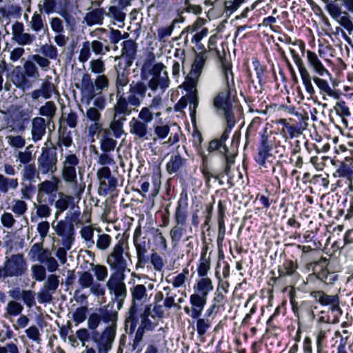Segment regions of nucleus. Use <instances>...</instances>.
<instances>
[{
    "instance_id": "9b49d317",
    "label": "nucleus",
    "mask_w": 353,
    "mask_h": 353,
    "mask_svg": "<svg viewBox=\"0 0 353 353\" xmlns=\"http://www.w3.org/2000/svg\"><path fill=\"white\" fill-rule=\"evenodd\" d=\"M138 44L132 39L125 40L121 43V55L114 58L118 67L130 68L137 58Z\"/></svg>"
},
{
    "instance_id": "393cba45",
    "label": "nucleus",
    "mask_w": 353,
    "mask_h": 353,
    "mask_svg": "<svg viewBox=\"0 0 353 353\" xmlns=\"http://www.w3.org/2000/svg\"><path fill=\"white\" fill-rule=\"evenodd\" d=\"M11 79L14 85L22 90L30 88L32 86L30 81L27 78L22 67H15L11 73Z\"/></svg>"
},
{
    "instance_id": "680f3d73",
    "label": "nucleus",
    "mask_w": 353,
    "mask_h": 353,
    "mask_svg": "<svg viewBox=\"0 0 353 353\" xmlns=\"http://www.w3.org/2000/svg\"><path fill=\"white\" fill-rule=\"evenodd\" d=\"M79 274L78 283L81 289L90 288L94 281L92 274L89 271H84Z\"/></svg>"
},
{
    "instance_id": "864d4df0",
    "label": "nucleus",
    "mask_w": 353,
    "mask_h": 353,
    "mask_svg": "<svg viewBox=\"0 0 353 353\" xmlns=\"http://www.w3.org/2000/svg\"><path fill=\"white\" fill-rule=\"evenodd\" d=\"M119 116L120 115L116 116L114 114V119L111 122L110 128H108L111 130L113 137L116 139L120 138L124 133V130H123V122L125 120V116L123 115V118H119V119L116 120V118Z\"/></svg>"
},
{
    "instance_id": "9d476101",
    "label": "nucleus",
    "mask_w": 353,
    "mask_h": 353,
    "mask_svg": "<svg viewBox=\"0 0 353 353\" xmlns=\"http://www.w3.org/2000/svg\"><path fill=\"white\" fill-rule=\"evenodd\" d=\"M207 59L208 52L206 50H203L195 54L190 71L186 78L185 83L187 90H192L196 88L199 79L203 72Z\"/></svg>"
},
{
    "instance_id": "ea45409f",
    "label": "nucleus",
    "mask_w": 353,
    "mask_h": 353,
    "mask_svg": "<svg viewBox=\"0 0 353 353\" xmlns=\"http://www.w3.org/2000/svg\"><path fill=\"white\" fill-rule=\"evenodd\" d=\"M58 134L59 139L57 145L59 148H61L62 146H65L66 148L71 146L73 143L72 137L71 135V132L68 130L66 126L62 125L61 124L58 129ZM62 150H61V151Z\"/></svg>"
},
{
    "instance_id": "20e7f679",
    "label": "nucleus",
    "mask_w": 353,
    "mask_h": 353,
    "mask_svg": "<svg viewBox=\"0 0 353 353\" xmlns=\"http://www.w3.org/2000/svg\"><path fill=\"white\" fill-rule=\"evenodd\" d=\"M257 144V152L254 157V161L260 168L268 167V159L272 157V150L276 147V137L271 130L267 128H263L259 133Z\"/></svg>"
},
{
    "instance_id": "2eb2a0df",
    "label": "nucleus",
    "mask_w": 353,
    "mask_h": 353,
    "mask_svg": "<svg viewBox=\"0 0 353 353\" xmlns=\"http://www.w3.org/2000/svg\"><path fill=\"white\" fill-rule=\"evenodd\" d=\"M4 265V270L7 276H21L27 271V263L21 254H12L10 257H6Z\"/></svg>"
},
{
    "instance_id": "1a4fd4ad",
    "label": "nucleus",
    "mask_w": 353,
    "mask_h": 353,
    "mask_svg": "<svg viewBox=\"0 0 353 353\" xmlns=\"http://www.w3.org/2000/svg\"><path fill=\"white\" fill-rule=\"evenodd\" d=\"M55 234L60 238L55 241L58 244L73 245L75 241L76 231L74 225L68 217L58 221L56 224L52 225Z\"/></svg>"
},
{
    "instance_id": "a878e982",
    "label": "nucleus",
    "mask_w": 353,
    "mask_h": 353,
    "mask_svg": "<svg viewBox=\"0 0 353 353\" xmlns=\"http://www.w3.org/2000/svg\"><path fill=\"white\" fill-rule=\"evenodd\" d=\"M114 137L110 130L103 129L99 137L100 149L103 152H111L114 150L117 141Z\"/></svg>"
},
{
    "instance_id": "f3484780",
    "label": "nucleus",
    "mask_w": 353,
    "mask_h": 353,
    "mask_svg": "<svg viewBox=\"0 0 353 353\" xmlns=\"http://www.w3.org/2000/svg\"><path fill=\"white\" fill-rule=\"evenodd\" d=\"M141 229L137 228L133 236L137 258V268H143L149 261V256L147 255V253L150 249V244L146 243L145 238H141Z\"/></svg>"
},
{
    "instance_id": "cd10ccee",
    "label": "nucleus",
    "mask_w": 353,
    "mask_h": 353,
    "mask_svg": "<svg viewBox=\"0 0 353 353\" xmlns=\"http://www.w3.org/2000/svg\"><path fill=\"white\" fill-rule=\"evenodd\" d=\"M61 1L58 0H41L39 1L37 8L41 14L50 15L57 13L61 7Z\"/></svg>"
},
{
    "instance_id": "774afa93",
    "label": "nucleus",
    "mask_w": 353,
    "mask_h": 353,
    "mask_svg": "<svg viewBox=\"0 0 353 353\" xmlns=\"http://www.w3.org/2000/svg\"><path fill=\"white\" fill-rule=\"evenodd\" d=\"M90 70L94 74L98 75L103 74L105 71V65L104 61L101 59H92L90 61Z\"/></svg>"
},
{
    "instance_id": "5701e85b",
    "label": "nucleus",
    "mask_w": 353,
    "mask_h": 353,
    "mask_svg": "<svg viewBox=\"0 0 353 353\" xmlns=\"http://www.w3.org/2000/svg\"><path fill=\"white\" fill-rule=\"evenodd\" d=\"M48 124L46 119L41 117H36L32 120V139L34 143L42 139L46 134V128Z\"/></svg>"
},
{
    "instance_id": "f704fd0d",
    "label": "nucleus",
    "mask_w": 353,
    "mask_h": 353,
    "mask_svg": "<svg viewBox=\"0 0 353 353\" xmlns=\"http://www.w3.org/2000/svg\"><path fill=\"white\" fill-rule=\"evenodd\" d=\"M213 284L210 278L202 277L193 287L194 293L208 299L209 293L213 290Z\"/></svg>"
},
{
    "instance_id": "5fc2aeb1",
    "label": "nucleus",
    "mask_w": 353,
    "mask_h": 353,
    "mask_svg": "<svg viewBox=\"0 0 353 353\" xmlns=\"http://www.w3.org/2000/svg\"><path fill=\"white\" fill-rule=\"evenodd\" d=\"M316 276L319 280L327 285L333 284L338 279V275L334 272H330L324 268V263L321 265V270Z\"/></svg>"
},
{
    "instance_id": "13d9d810",
    "label": "nucleus",
    "mask_w": 353,
    "mask_h": 353,
    "mask_svg": "<svg viewBox=\"0 0 353 353\" xmlns=\"http://www.w3.org/2000/svg\"><path fill=\"white\" fill-rule=\"evenodd\" d=\"M23 181H34L36 176L39 177L38 169L37 170L34 164H28L23 167L21 172Z\"/></svg>"
},
{
    "instance_id": "39448f33",
    "label": "nucleus",
    "mask_w": 353,
    "mask_h": 353,
    "mask_svg": "<svg viewBox=\"0 0 353 353\" xmlns=\"http://www.w3.org/2000/svg\"><path fill=\"white\" fill-rule=\"evenodd\" d=\"M12 41L20 47L14 48L10 53V59L16 62L24 54V46H30L36 41V35L25 32V26L21 22L16 21L12 25Z\"/></svg>"
},
{
    "instance_id": "0eeeda50",
    "label": "nucleus",
    "mask_w": 353,
    "mask_h": 353,
    "mask_svg": "<svg viewBox=\"0 0 353 353\" xmlns=\"http://www.w3.org/2000/svg\"><path fill=\"white\" fill-rule=\"evenodd\" d=\"M57 147H43L37 158L38 174H54L57 171Z\"/></svg>"
},
{
    "instance_id": "4d7b16f0",
    "label": "nucleus",
    "mask_w": 353,
    "mask_h": 353,
    "mask_svg": "<svg viewBox=\"0 0 353 353\" xmlns=\"http://www.w3.org/2000/svg\"><path fill=\"white\" fill-rule=\"evenodd\" d=\"M334 109L336 113L342 118L343 122L347 125V121L346 118L350 117L351 112L346 102L343 100L337 101Z\"/></svg>"
},
{
    "instance_id": "bb28decb",
    "label": "nucleus",
    "mask_w": 353,
    "mask_h": 353,
    "mask_svg": "<svg viewBox=\"0 0 353 353\" xmlns=\"http://www.w3.org/2000/svg\"><path fill=\"white\" fill-rule=\"evenodd\" d=\"M221 63V73L225 83L224 89L235 91V85L234 81V74L232 70V65L226 61L222 60L220 57Z\"/></svg>"
},
{
    "instance_id": "c9c22d12",
    "label": "nucleus",
    "mask_w": 353,
    "mask_h": 353,
    "mask_svg": "<svg viewBox=\"0 0 353 353\" xmlns=\"http://www.w3.org/2000/svg\"><path fill=\"white\" fill-rule=\"evenodd\" d=\"M186 159L183 158L179 152L173 154L166 165V170L170 174L177 172L186 163Z\"/></svg>"
},
{
    "instance_id": "338daca9",
    "label": "nucleus",
    "mask_w": 353,
    "mask_h": 353,
    "mask_svg": "<svg viewBox=\"0 0 353 353\" xmlns=\"http://www.w3.org/2000/svg\"><path fill=\"white\" fill-rule=\"evenodd\" d=\"M28 210L27 203L21 199H16L13 201V205L11 207V210L17 216L23 215Z\"/></svg>"
},
{
    "instance_id": "4468645a",
    "label": "nucleus",
    "mask_w": 353,
    "mask_h": 353,
    "mask_svg": "<svg viewBox=\"0 0 353 353\" xmlns=\"http://www.w3.org/2000/svg\"><path fill=\"white\" fill-rule=\"evenodd\" d=\"M124 240L121 238L114 246L112 251L107 258V263L112 270L117 271L116 273H123L127 268V261L123 257Z\"/></svg>"
},
{
    "instance_id": "c03bdc74",
    "label": "nucleus",
    "mask_w": 353,
    "mask_h": 353,
    "mask_svg": "<svg viewBox=\"0 0 353 353\" xmlns=\"http://www.w3.org/2000/svg\"><path fill=\"white\" fill-rule=\"evenodd\" d=\"M188 90L190 91V93L188 95L190 115L192 121L194 122L196 119V108L199 105V97L196 88Z\"/></svg>"
},
{
    "instance_id": "f8f14e48",
    "label": "nucleus",
    "mask_w": 353,
    "mask_h": 353,
    "mask_svg": "<svg viewBox=\"0 0 353 353\" xmlns=\"http://www.w3.org/2000/svg\"><path fill=\"white\" fill-rule=\"evenodd\" d=\"M310 295L321 305L329 306V310L333 314V323L339 321L338 318L342 314V310L339 306V297L337 294L329 295L323 291L318 290L311 292Z\"/></svg>"
},
{
    "instance_id": "c756f323",
    "label": "nucleus",
    "mask_w": 353,
    "mask_h": 353,
    "mask_svg": "<svg viewBox=\"0 0 353 353\" xmlns=\"http://www.w3.org/2000/svg\"><path fill=\"white\" fill-rule=\"evenodd\" d=\"M207 300V298L195 293L190 295V303L192 307V319H198L201 316Z\"/></svg>"
},
{
    "instance_id": "aec40b11",
    "label": "nucleus",
    "mask_w": 353,
    "mask_h": 353,
    "mask_svg": "<svg viewBox=\"0 0 353 353\" xmlns=\"http://www.w3.org/2000/svg\"><path fill=\"white\" fill-rule=\"evenodd\" d=\"M115 68L117 70L115 80L116 98L117 101H118V99L125 94V88L130 84V68H121L118 67V64L115 66Z\"/></svg>"
},
{
    "instance_id": "3c124183",
    "label": "nucleus",
    "mask_w": 353,
    "mask_h": 353,
    "mask_svg": "<svg viewBox=\"0 0 353 353\" xmlns=\"http://www.w3.org/2000/svg\"><path fill=\"white\" fill-rule=\"evenodd\" d=\"M185 226L176 224L170 230V237L174 247L179 243L183 235L186 232Z\"/></svg>"
},
{
    "instance_id": "72a5a7b5",
    "label": "nucleus",
    "mask_w": 353,
    "mask_h": 353,
    "mask_svg": "<svg viewBox=\"0 0 353 353\" xmlns=\"http://www.w3.org/2000/svg\"><path fill=\"white\" fill-rule=\"evenodd\" d=\"M28 26L30 30L35 33H39L41 31L44 32L48 31V25L43 18L42 14L39 12H34L33 13Z\"/></svg>"
},
{
    "instance_id": "603ef678",
    "label": "nucleus",
    "mask_w": 353,
    "mask_h": 353,
    "mask_svg": "<svg viewBox=\"0 0 353 353\" xmlns=\"http://www.w3.org/2000/svg\"><path fill=\"white\" fill-rule=\"evenodd\" d=\"M94 98L97 95L102 93L103 90L108 89L109 86V79L105 74L97 75L94 81Z\"/></svg>"
},
{
    "instance_id": "4c0bfd02",
    "label": "nucleus",
    "mask_w": 353,
    "mask_h": 353,
    "mask_svg": "<svg viewBox=\"0 0 353 353\" xmlns=\"http://www.w3.org/2000/svg\"><path fill=\"white\" fill-rule=\"evenodd\" d=\"M208 247L203 248L201 257L199 259V264L197 268V274L200 277H208L207 274L210 270V259L207 257Z\"/></svg>"
},
{
    "instance_id": "6e6552de",
    "label": "nucleus",
    "mask_w": 353,
    "mask_h": 353,
    "mask_svg": "<svg viewBox=\"0 0 353 353\" xmlns=\"http://www.w3.org/2000/svg\"><path fill=\"white\" fill-rule=\"evenodd\" d=\"M116 334L114 325L106 326L101 332H92V341L96 345L98 353H108L112 349Z\"/></svg>"
},
{
    "instance_id": "a211bd4d",
    "label": "nucleus",
    "mask_w": 353,
    "mask_h": 353,
    "mask_svg": "<svg viewBox=\"0 0 353 353\" xmlns=\"http://www.w3.org/2000/svg\"><path fill=\"white\" fill-rule=\"evenodd\" d=\"M52 77L47 75L42 81L39 88L30 93L32 101H37L40 99L49 100L52 94L57 92V86L52 82Z\"/></svg>"
},
{
    "instance_id": "79ce46f5",
    "label": "nucleus",
    "mask_w": 353,
    "mask_h": 353,
    "mask_svg": "<svg viewBox=\"0 0 353 353\" xmlns=\"http://www.w3.org/2000/svg\"><path fill=\"white\" fill-rule=\"evenodd\" d=\"M312 80L316 85L317 88L319 89L321 94H326L327 95L334 97L336 99L339 98V95L335 92L334 90L331 88L328 82L325 79L320 78L317 76H314L312 77Z\"/></svg>"
},
{
    "instance_id": "ddd939ff",
    "label": "nucleus",
    "mask_w": 353,
    "mask_h": 353,
    "mask_svg": "<svg viewBox=\"0 0 353 353\" xmlns=\"http://www.w3.org/2000/svg\"><path fill=\"white\" fill-rule=\"evenodd\" d=\"M123 278L121 274L113 273L110 275L106 286L110 294H114V299L117 301L118 309L122 307L123 301L127 295L126 286L123 281Z\"/></svg>"
},
{
    "instance_id": "69168bd1",
    "label": "nucleus",
    "mask_w": 353,
    "mask_h": 353,
    "mask_svg": "<svg viewBox=\"0 0 353 353\" xmlns=\"http://www.w3.org/2000/svg\"><path fill=\"white\" fill-rule=\"evenodd\" d=\"M104 128H102V123L100 122H93L88 127V136L90 141L92 143L95 141L94 137L98 135L99 138L101 136L102 131Z\"/></svg>"
},
{
    "instance_id": "49530a36",
    "label": "nucleus",
    "mask_w": 353,
    "mask_h": 353,
    "mask_svg": "<svg viewBox=\"0 0 353 353\" xmlns=\"http://www.w3.org/2000/svg\"><path fill=\"white\" fill-rule=\"evenodd\" d=\"M23 306L19 302L12 300L10 301L6 307H5V313L3 316L6 319H9L11 316H17L23 312Z\"/></svg>"
},
{
    "instance_id": "58836bf2",
    "label": "nucleus",
    "mask_w": 353,
    "mask_h": 353,
    "mask_svg": "<svg viewBox=\"0 0 353 353\" xmlns=\"http://www.w3.org/2000/svg\"><path fill=\"white\" fill-rule=\"evenodd\" d=\"M321 327L316 336V353H328L326 347L327 334L330 332V329L327 327Z\"/></svg>"
},
{
    "instance_id": "6e6d98bb",
    "label": "nucleus",
    "mask_w": 353,
    "mask_h": 353,
    "mask_svg": "<svg viewBox=\"0 0 353 353\" xmlns=\"http://www.w3.org/2000/svg\"><path fill=\"white\" fill-rule=\"evenodd\" d=\"M129 34L128 33H124L122 34L120 30L114 29L112 28H110V32L108 34L110 43L114 46L112 48L114 50H117L118 49L117 46V43L122 39L127 38Z\"/></svg>"
},
{
    "instance_id": "f257e3e1",
    "label": "nucleus",
    "mask_w": 353,
    "mask_h": 353,
    "mask_svg": "<svg viewBox=\"0 0 353 353\" xmlns=\"http://www.w3.org/2000/svg\"><path fill=\"white\" fill-rule=\"evenodd\" d=\"M148 85L142 81H132L130 83L128 96L123 95L114 105L115 115L129 116L138 112L143 100L145 98Z\"/></svg>"
},
{
    "instance_id": "2f4dec72",
    "label": "nucleus",
    "mask_w": 353,
    "mask_h": 353,
    "mask_svg": "<svg viewBox=\"0 0 353 353\" xmlns=\"http://www.w3.org/2000/svg\"><path fill=\"white\" fill-rule=\"evenodd\" d=\"M73 195H68L63 192H59V199L55 201L54 206L57 209L56 216L66 210L70 206L74 205V196Z\"/></svg>"
},
{
    "instance_id": "4be33fe9",
    "label": "nucleus",
    "mask_w": 353,
    "mask_h": 353,
    "mask_svg": "<svg viewBox=\"0 0 353 353\" xmlns=\"http://www.w3.org/2000/svg\"><path fill=\"white\" fill-rule=\"evenodd\" d=\"M307 63L312 71L319 77H328L331 78V74L325 68L314 52L307 50L306 52Z\"/></svg>"
},
{
    "instance_id": "a19ab883",
    "label": "nucleus",
    "mask_w": 353,
    "mask_h": 353,
    "mask_svg": "<svg viewBox=\"0 0 353 353\" xmlns=\"http://www.w3.org/2000/svg\"><path fill=\"white\" fill-rule=\"evenodd\" d=\"M298 70L306 92L310 94L311 97H312L315 94V90L312 83V76L310 75L305 66L302 67Z\"/></svg>"
},
{
    "instance_id": "8fccbe9b",
    "label": "nucleus",
    "mask_w": 353,
    "mask_h": 353,
    "mask_svg": "<svg viewBox=\"0 0 353 353\" xmlns=\"http://www.w3.org/2000/svg\"><path fill=\"white\" fill-rule=\"evenodd\" d=\"M154 116L159 117L161 116V112H154L147 106L143 107L138 114V117H135L136 119H139L144 123L149 125L154 119Z\"/></svg>"
},
{
    "instance_id": "e433bc0d",
    "label": "nucleus",
    "mask_w": 353,
    "mask_h": 353,
    "mask_svg": "<svg viewBox=\"0 0 353 353\" xmlns=\"http://www.w3.org/2000/svg\"><path fill=\"white\" fill-rule=\"evenodd\" d=\"M94 85L91 75L85 72L81 81V91L83 94H85L88 98L92 99L94 98Z\"/></svg>"
},
{
    "instance_id": "7ed1b4c3",
    "label": "nucleus",
    "mask_w": 353,
    "mask_h": 353,
    "mask_svg": "<svg viewBox=\"0 0 353 353\" xmlns=\"http://www.w3.org/2000/svg\"><path fill=\"white\" fill-rule=\"evenodd\" d=\"M61 176L63 180L71 185L72 193L76 197H79L83 192V188L77 181V170L80 168V159L76 154L68 151L62 154Z\"/></svg>"
},
{
    "instance_id": "e2e57ef3",
    "label": "nucleus",
    "mask_w": 353,
    "mask_h": 353,
    "mask_svg": "<svg viewBox=\"0 0 353 353\" xmlns=\"http://www.w3.org/2000/svg\"><path fill=\"white\" fill-rule=\"evenodd\" d=\"M196 332L199 337L203 336L208 330L211 327L212 321L205 318L199 317L196 319Z\"/></svg>"
},
{
    "instance_id": "09e8293b",
    "label": "nucleus",
    "mask_w": 353,
    "mask_h": 353,
    "mask_svg": "<svg viewBox=\"0 0 353 353\" xmlns=\"http://www.w3.org/2000/svg\"><path fill=\"white\" fill-rule=\"evenodd\" d=\"M99 312L101 321L104 323H110V325H114L117 329V312L103 308H100Z\"/></svg>"
},
{
    "instance_id": "de8ad7c7",
    "label": "nucleus",
    "mask_w": 353,
    "mask_h": 353,
    "mask_svg": "<svg viewBox=\"0 0 353 353\" xmlns=\"http://www.w3.org/2000/svg\"><path fill=\"white\" fill-rule=\"evenodd\" d=\"M103 20V10L95 9L86 14L85 21L88 26L94 24H102Z\"/></svg>"
},
{
    "instance_id": "0e129e2a",
    "label": "nucleus",
    "mask_w": 353,
    "mask_h": 353,
    "mask_svg": "<svg viewBox=\"0 0 353 353\" xmlns=\"http://www.w3.org/2000/svg\"><path fill=\"white\" fill-rule=\"evenodd\" d=\"M208 151L209 153L218 151L219 153L226 156L228 152V148L225 143H221L217 139H215L209 143Z\"/></svg>"
},
{
    "instance_id": "bf43d9fd",
    "label": "nucleus",
    "mask_w": 353,
    "mask_h": 353,
    "mask_svg": "<svg viewBox=\"0 0 353 353\" xmlns=\"http://www.w3.org/2000/svg\"><path fill=\"white\" fill-rule=\"evenodd\" d=\"M107 15L109 17L114 19L117 22L121 23L118 25L119 28H121L124 26L125 14L121 10V8L114 6H110L108 9Z\"/></svg>"
},
{
    "instance_id": "052dcab7",
    "label": "nucleus",
    "mask_w": 353,
    "mask_h": 353,
    "mask_svg": "<svg viewBox=\"0 0 353 353\" xmlns=\"http://www.w3.org/2000/svg\"><path fill=\"white\" fill-rule=\"evenodd\" d=\"M23 69L27 78L29 79H38L40 76L39 69L33 61H26L23 63Z\"/></svg>"
},
{
    "instance_id": "b1692460",
    "label": "nucleus",
    "mask_w": 353,
    "mask_h": 353,
    "mask_svg": "<svg viewBox=\"0 0 353 353\" xmlns=\"http://www.w3.org/2000/svg\"><path fill=\"white\" fill-rule=\"evenodd\" d=\"M130 132L142 141L148 139V125L133 117L129 122Z\"/></svg>"
},
{
    "instance_id": "473e14b6",
    "label": "nucleus",
    "mask_w": 353,
    "mask_h": 353,
    "mask_svg": "<svg viewBox=\"0 0 353 353\" xmlns=\"http://www.w3.org/2000/svg\"><path fill=\"white\" fill-rule=\"evenodd\" d=\"M57 106L52 101H47L39 108V114L50 124L57 115Z\"/></svg>"
},
{
    "instance_id": "6ab92c4d",
    "label": "nucleus",
    "mask_w": 353,
    "mask_h": 353,
    "mask_svg": "<svg viewBox=\"0 0 353 353\" xmlns=\"http://www.w3.org/2000/svg\"><path fill=\"white\" fill-rule=\"evenodd\" d=\"M59 179L53 176L52 180H45L37 185V201L41 202V195H48L49 204L52 205L57 196V192L59 190Z\"/></svg>"
},
{
    "instance_id": "f03ea898",
    "label": "nucleus",
    "mask_w": 353,
    "mask_h": 353,
    "mask_svg": "<svg viewBox=\"0 0 353 353\" xmlns=\"http://www.w3.org/2000/svg\"><path fill=\"white\" fill-rule=\"evenodd\" d=\"M132 303L126 314L125 328L128 334H132L139 323V312L143 310L149 298L144 285L137 284L130 288Z\"/></svg>"
},
{
    "instance_id": "412c9836",
    "label": "nucleus",
    "mask_w": 353,
    "mask_h": 353,
    "mask_svg": "<svg viewBox=\"0 0 353 353\" xmlns=\"http://www.w3.org/2000/svg\"><path fill=\"white\" fill-rule=\"evenodd\" d=\"M233 90L223 89L213 99V107L216 113L232 108L231 94Z\"/></svg>"
},
{
    "instance_id": "7c9ffc66",
    "label": "nucleus",
    "mask_w": 353,
    "mask_h": 353,
    "mask_svg": "<svg viewBox=\"0 0 353 353\" xmlns=\"http://www.w3.org/2000/svg\"><path fill=\"white\" fill-rule=\"evenodd\" d=\"M152 305H145L142 312H139V320L141 319L139 326L142 327L146 332L154 330L158 323L152 322L149 316L151 315Z\"/></svg>"
},
{
    "instance_id": "423d86ee",
    "label": "nucleus",
    "mask_w": 353,
    "mask_h": 353,
    "mask_svg": "<svg viewBox=\"0 0 353 353\" xmlns=\"http://www.w3.org/2000/svg\"><path fill=\"white\" fill-rule=\"evenodd\" d=\"M165 66L162 63H157L152 65V63H145L142 67V72L148 71L149 74L152 76L148 81V87L153 91L157 90L159 87L162 90H165L169 86V79L168 72L165 70Z\"/></svg>"
},
{
    "instance_id": "c85d7f7f",
    "label": "nucleus",
    "mask_w": 353,
    "mask_h": 353,
    "mask_svg": "<svg viewBox=\"0 0 353 353\" xmlns=\"http://www.w3.org/2000/svg\"><path fill=\"white\" fill-rule=\"evenodd\" d=\"M92 52L96 56L101 57L110 52L112 47L108 40L102 36H99V39L93 40L90 42Z\"/></svg>"
},
{
    "instance_id": "a18cd8bd",
    "label": "nucleus",
    "mask_w": 353,
    "mask_h": 353,
    "mask_svg": "<svg viewBox=\"0 0 353 353\" xmlns=\"http://www.w3.org/2000/svg\"><path fill=\"white\" fill-rule=\"evenodd\" d=\"M298 269V264L296 261H294L292 260H285L281 268H279V276H294L296 274V270Z\"/></svg>"
},
{
    "instance_id": "dca6fc26",
    "label": "nucleus",
    "mask_w": 353,
    "mask_h": 353,
    "mask_svg": "<svg viewBox=\"0 0 353 353\" xmlns=\"http://www.w3.org/2000/svg\"><path fill=\"white\" fill-rule=\"evenodd\" d=\"M97 178L99 181V193L106 195L110 192H114L117 187L118 181L112 176L111 170L108 166L102 167L97 170Z\"/></svg>"
},
{
    "instance_id": "37998d69",
    "label": "nucleus",
    "mask_w": 353,
    "mask_h": 353,
    "mask_svg": "<svg viewBox=\"0 0 353 353\" xmlns=\"http://www.w3.org/2000/svg\"><path fill=\"white\" fill-rule=\"evenodd\" d=\"M18 186L17 179L10 178L0 174V190L3 194H7L10 190H17Z\"/></svg>"
}]
</instances>
